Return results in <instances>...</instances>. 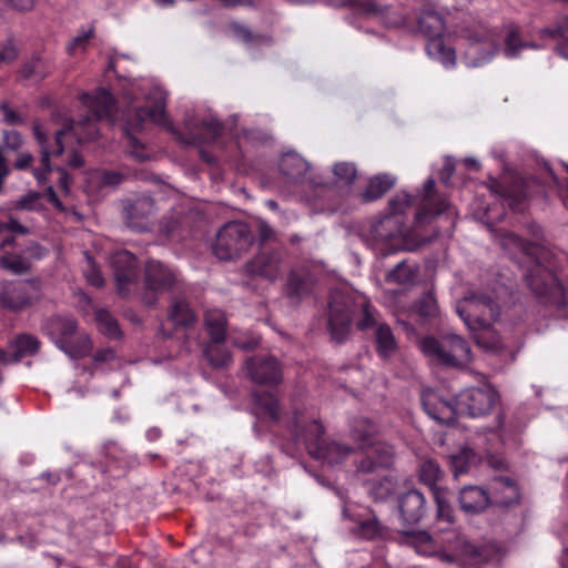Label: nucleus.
<instances>
[{
    "mask_svg": "<svg viewBox=\"0 0 568 568\" xmlns=\"http://www.w3.org/2000/svg\"><path fill=\"white\" fill-rule=\"evenodd\" d=\"M82 103L88 108L89 114L79 121L70 120L60 130H57L51 136L43 126L36 122L33 124V135L39 146V166L30 169L32 175L42 184L47 181L48 174L52 171L51 158L62 155L65 150L63 138L72 135L78 143L89 142L99 135L97 122L106 119L112 124L116 121L114 113V100L110 92L100 89L95 94H83Z\"/></svg>",
    "mask_w": 568,
    "mask_h": 568,
    "instance_id": "obj_1",
    "label": "nucleus"
},
{
    "mask_svg": "<svg viewBox=\"0 0 568 568\" xmlns=\"http://www.w3.org/2000/svg\"><path fill=\"white\" fill-rule=\"evenodd\" d=\"M456 312L471 332H483L475 335L479 346L486 349L497 346L498 342L495 339L490 343L484 341V335L491 334L489 328L500 315V307L494 296L481 292H470L457 302Z\"/></svg>",
    "mask_w": 568,
    "mask_h": 568,
    "instance_id": "obj_2",
    "label": "nucleus"
},
{
    "mask_svg": "<svg viewBox=\"0 0 568 568\" xmlns=\"http://www.w3.org/2000/svg\"><path fill=\"white\" fill-rule=\"evenodd\" d=\"M356 311L362 313V318L357 323L359 329L377 328L382 324L377 322L371 305L366 301L362 300L356 303L351 295L342 291L331 293L328 328L336 342L341 343L346 338Z\"/></svg>",
    "mask_w": 568,
    "mask_h": 568,
    "instance_id": "obj_3",
    "label": "nucleus"
},
{
    "mask_svg": "<svg viewBox=\"0 0 568 568\" xmlns=\"http://www.w3.org/2000/svg\"><path fill=\"white\" fill-rule=\"evenodd\" d=\"M377 426L368 418H355L351 425V436L359 449H367L365 457L358 463L357 473H372L392 466L394 449L392 446L376 440Z\"/></svg>",
    "mask_w": 568,
    "mask_h": 568,
    "instance_id": "obj_4",
    "label": "nucleus"
},
{
    "mask_svg": "<svg viewBox=\"0 0 568 568\" xmlns=\"http://www.w3.org/2000/svg\"><path fill=\"white\" fill-rule=\"evenodd\" d=\"M148 99L154 101L153 106H133L123 113L124 133L128 139L129 152L138 161L146 160L148 155L143 145L139 143L133 133L140 131L146 120L161 125L166 123V92L160 87H154L150 91Z\"/></svg>",
    "mask_w": 568,
    "mask_h": 568,
    "instance_id": "obj_5",
    "label": "nucleus"
},
{
    "mask_svg": "<svg viewBox=\"0 0 568 568\" xmlns=\"http://www.w3.org/2000/svg\"><path fill=\"white\" fill-rule=\"evenodd\" d=\"M459 37L465 41L463 61L469 68L490 62L500 51L497 28H489L483 21H471L463 26Z\"/></svg>",
    "mask_w": 568,
    "mask_h": 568,
    "instance_id": "obj_6",
    "label": "nucleus"
},
{
    "mask_svg": "<svg viewBox=\"0 0 568 568\" xmlns=\"http://www.w3.org/2000/svg\"><path fill=\"white\" fill-rule=\"evenodd\" d=\"M294 432L298 442H303L308 454L315 459H322L329 465L338 464L352 453L351 446L338 442L325 443L323 439L324 427L317 420L307 424L297 415L294 417Z\"/></svg>",
    "mask_w": 568,
    "mask_h": 568,
    "instance_id": "obj_7",
    "label": "nucleus"
},
{
    "mask_svg": "<svg viewBox=\"0 0 568 568\" xmlns=\"http://www.w3.org/2000/svg\"><path fill=\"white\" fill-rule=\"evenodd\" d=\"M419 348L430 361L448 367H464L471 361L468 343L457 334H446L440 338L424 337Z\"/></svg>",
    "mask_w": 568,
    "mask_h": 568,
    "instance_id": "obj_8",
    "label": "nucleus"
},
{
    "mask_svg": "<svg viewBox=\"0 0 568 568\" xmlns=\"http://www.w3.org/2000/svg\"><path fill=\"white\" fill-rule=\"evenodd\" d=\"M42 331L70 357H83L92 349L91 338L85 333H78L73 317L52 316L45 320Z\"/></svg>",
    "mask_w": 568,
    "mask_h": 568,
    "instance_id": "obj_9",
    "label": "nucleus"
},
{
    "mask_svg": "<svg viewBox=\"0 0 568 568\" xmlns=\"http://www.w3.org/2000/svg\"><path fill=\"white\" fill-rule=\"evenodd\" d=\"M254 241V234L247 223L230 221L216 232L212 250L221 261L237 260L251 251Z\"/></svg>",
    "mask_w": 568,
    "mask_h": 568,
    "instance_id": "obj_10",
    "label": "nucleus"
},
{
    "mask_svg": "<svg viewBox=\"0 0 568 568\" xmlns=\"http://www.w3.org/2000/svg\"><path fill=\"white\" fill-rule=\"evenodd\" d=\"M417 28L428 39L426 43L427 54L445 68L455 67L456 53L452 47L445 43L443 38L444 21L440 14L433 9L422 11L417 19Z\"/></svg>",
    "mask_w": 568,
    "mask_h": 568,
    "instance_id": "obj_11",
    "label": "nucleus"
},
{
    "mask_svg": "<svg viewBox=\"0 0 568 568\" xmlns=\"http://www.w3.org/2000/svg\"><path fill=\"white\" fill-rule=\"evenodd\" d=\"M41 296L42 287L38 280L6 281L0 286V305L14 313L36 305Z\"/></svg>",
    "mask_w": 568,
    "mask_h": 568,
    "instance_id": "obj_12",
    "label": "nucleus"
},
{
    "mask_svg": "<svg viewBox=\"0 0 568 568\" xmlns=\"http://www.w3.org/2000/svg\"><path fill=\"white\" fill-rule=\"evenodd\" d=\"M498 403L499 394L489 384L468 387L456 396L459 413L470 417H483L490 414Z\"/></svg>",
    "mask_w": 568,
    "mask_h": 568,
    "instance_id": "obj_13",
    "label": "nucleus"
},
{
    "mask_svg": "<svg viewBox=\"0 0 568 568\" xmlns=\"http://www.w3.org/2000/svg\"><path fill=\"white\" fill-rule=\"evenodd\" d=\"M419 207L415 215L414 230L430 223L435 216L442 214L447 215L452 222L456 216L455 210L446 202L445 199L438 196L435 192L434 179H428L424 183V190L419 196Z\"/></svg>",
    "mask_w": 568,
    "mask_h": 568,
    "instance_id": "obj_14",
    "label": "nucleus"
},
{
    "mask_svg": "<svg viewBox=\"0 0 568 568\" xmlns=\"http://www.w3.org/2000/svg\"><path fill=\"white\" fill-rule=\"evenodd\" d=\"M110 264L113 270L118 293L129 295L131 288L136 285L139 265L135 256L129 251H119L111 255Z\"/></svg>",
    "mask_w": 568,
    "mask_h": 568,
    "instance_id": "obj_15",
    "label": "nucleus"
},
{
    "mask_svg": "<svg viewBox=\"0 0 568 568\" xmlns=\"http://www.w3.org/2000/svg\"><path fill=\"white\" fill-rule=\"evenodd\" d=\"M245 368L256 384L275 386L282 382V366L273 355H255L247 358Z\"/></svg>",
    "mask_w": 568,
    "mask_h": 568,
    "instance_id": "obj_16",
    "label": "nucleus"
},
{
    "mask_svg": "<svg viewBox=\"0 0 568 568\" xmlns=\"http://www.w3.org/2000/svg\"><path fill=\"white\" fill-rule=\"evenodd\" d=\"M436 556L442 562L447 564L455 562L457 557H462L465 562L479 568L498 560V551L493 546L477 547L468 541H459L458 554L438 551Z\"/></svg>",
    "mask_w": 568,
    "mask_h": 568,
    "instance_id": "obj_17",
    "label": "nucleus"
},
{
    "mask_svg": "<svg viewBox=\"0 0 568 568\" xmlns=\"http://www.w3.org/2000/svg\"><path fill=\"white\" fill-rule=\"evenodd\" d=\"M184 124L190 135V142L194 144L213 142L223 130V124L213 114L200 116L187 113Z\"/></svg>",
    "mask_w": 568,
    "mask_h": 568,
    "instance_id": "obj_18",
    "label": "nucleus"
},
{
    "mask_svg": "<svg viewBox=\"0 0 568 568\" xmlns=\"http://www.w3.org/2000/svg\"><path fill=\"white\" fill-rule=\"evenodd\" d=\"M525 278L528 286L538 296L555 300L562 295V286L556 275L538 263L527 272Z\"/></svg>",
    "mask_w": 568,
    "mask_h": 568,
    "instance_id": "obj_19",
    "label": "nucleus"
},
{
    "mask_svg": "<svg viewBox=\"0 0 568 568\" xmlns=\"http://www.w3.org/2000/svg\"><path fill=\"white\" fill-rule=\"evenodd\" d=\"M286 268L281 251L262 252L246 264V272L271 282L280 278Z\"/></svg>",
    "mask_w": 568,
    "mask_h": 568,
    "instance_id": "obj_20",
    "label": "nucleus"
},
{
    "mask_svg": "<svg viewBox=\"0 0 568 568\" xmlns=\"http://www.w3.org/2000/svg\"><path fill=\"white\" fill-rule=\"evenodd\" d=\"M422 404L425 413L439 424H454L459 413L456 399L454 402L445 399L434 390L423 393Z\"/></svg>",
    "mask_w": 568,
    "mask_h": 568,
    "instance_id": "obj_21",
    "label": "nucleus"
},
{
    "mask_svg": "<svg viewBox=\"0 0 568 568\" xmlns=\"http://www.w3.org/2000/svg\"><path fill=\"white\" fill-rule=\"evenodd\" d=\"M178 283L176 273L160 261L150 260L144 268V285L148 292L171 290Z\"/></svg>",
    "mask_w": 568,
    "mask_h": 568,
    "instance_id": "obj_22",
    "label": "nucleus"
},
{
    "mask_svg": "<svg viewBox=\"0 0 568 568\" xmlns=\"http://www.w3.org/2000/svg\"><path fill=\"white\" fill-rule=\"evenodd\" d=\"M443 470L438 463L432 458H423L418 465V477L419 480L428 486L434 494V499L438 506L440 515L444 514L445 509L448 508V504L444 497V491L437 486V483L443 477Z\"/></svg>",
    "mask_w": 568,
    "mask_h": 568,
    "instance_id": "obj_23",
    "label": "nucleus"
},
{
    "mask_svg": "<svg viewBox=\"0 0 568 568\" xmlns=\"http://www.w3.org/2000/svg\"><path fill=\"white\" fill-rule=\"evenodd\" d=\"M310 169L308 162L296 152L283 154L280 161V171L290 185H300L308 180L313 183L307 176Z\"/></svg>",
    "mask_w": 568,
    "mask_h": 568,
    "instance_id": "obj_24",
    "label": "nucleus"
},
{
    "mask_svg": "<svg viewBox=\"0 0 568 568\" xmlns=\"http://www.w3.org/2000/svg\"><path fill=\"white\" fill-rule=\"evenodd\" d=\"M390 466L385 467L378 471L372 473H357L367 487L368 493L376 499L383 500L390 496L395 490V480L388 474Z\"/></svg>",
    "mask_w": 568,
    "mask_h": 568,
    "instance_id": "obj_25",
    "label": "nucleus"
},
{
    "mask_svg": "<svg viewBox=\"0 0 568 568\" xmlns=\"http://www.w3.org/2000/svg\"><path fill=\"white\" fill-rule=\"evenodd\" d=\"M399 513L407 525L418 524L426 513V500L417 489H410L399 498Z\"/></svg>",
    "mask_w": 568,
    "mask_h": 568,
    "instance_id": "obj_26",
    "label": "nucleus"
},
{
    "mask_svg": "<svg viewBox=\"0 0 568 568\" xmlns=\"http://www.w3.org/2000/svg\"><path fill=\"white\" fill-rule=\"evenodd\" d=\"M154 201L148 196L142 195L136 197L124 210V216L128 225L135 231H144L146 229L145 221L154 213Z\"/></svg>",
    "mask_w": 568,
    "mask_h": 568,
    "instance_id": "obj_27",
    "label": "nucleus"
},
{
    "mask_svg": "<svg viewBox=\"0 0 568 568\" xmlns=\"http://www.w3.org/2000/svg\"><path fill=\"white\" fill-rule=\"evenodd\" d=\"M460 508L468 514H477L493 504L489 494L479 486H465L458 496Z\"/></svg>",
    "mask_w": 568,
    "mask_h": 568,
    "instance_id": "obj_28",
    "label": "nucleus"
},
{
    "mask_svg": "<svg viewBox=\"0 0 568 568\" xmlns=\"http://www.w3.org/2000/svg\"><path fill=\"white\" fill-rule=\"evenodd\" d=\"M376 245L387 244L404 235V226L399 217L386 215L371 229Z\"/></svg>",
    "mask_w": 568,
    "mask_h": 568,
    "instance_id": "obj_29",
    "label": "nucleus"
},
{
    "mask_svg": "<svg viewBox=\"0 0 568 568\" xmlns=\"http://www.w3.org/2000/svg\"><path fill=\"white\" fill-rule=\"evenodd\" d=\"M491 501L499 506L517 503L519 490L516 483L509 477L499 476L491 481Z\"/></svg>",
    "mask_w": 568,
    "mask_h": 568,
    "instance_id": "obj_30",
    "label": "nucleus"
},
{
    "mask_svg": "<svg viewBox=\"0 0 568 568\" xmlns=\"http://www.w3.org/2000/svg\"><path fill=\"white\" fill-rule=\"evenodd\" d=\"M41 346V342L38 337L23 333L17 335L9 343V347L12 351L10 358L12 363L20 362L23 357L36 355Z\"/></svg>",
    "mask_w": 568,
    "mask_h": 568,
    "instance_id": "obj_31",
    "label": "nucleus"
},
{
    "mask_svg": "<svg viewBox=\"0 0 568 568\" xmlns=\"http://www.w3.org/2000/svg\"><path fill=\"white\" fill-rule=\"evenodd\" d=\"M539 49L540 45L535 42L523 41L519 36V27L509 24L506 28V34L504 38V55L508 59H516L519 57L524 49Z\"/></svg>",
    "mask_w": 568,
    "mask_h": 568,
    "instance_id": "obj_32",
    "label": "nucleus"
},
{
    "mask_svg": "<svg viewBox=\"0 0 568 568\" xmlns=\"http://www.w3.org/2000/svg\"><path fill=\"white\" fill-rule=\"evenodd\" d=\"M169 318L176 326L190 327L195 323L196 315L186 301L173 297L169 308Z\"/></svg>",
    "mask_w": 568,
    "mask_h": 568,
    "instance_id": "obj_33",
    "label": "nucleus"
},
{
    "mask_svg": "<svg viewBox=\"0 0 568 568\" xmlns=\"http://www.w3.org/2000/svg\"><path fill=\"white\" fill-rule=\"evenodd\" d=\"M376 351L382 358L392 357L397 351V341L386 324H381L375 329Z\"/></svg>",
    "mask_w": 568,
    "mask_h": 568,
    "instance_id": "obj_34",
    "label": "nucleus"
},
{
    "mask_svg": "<svg viewBox=\"0 0 568 568\" xmlns=\"http://www.w3.org/2000/svg\"><path fill=\"white\" fill-rule=\"evenodd\" d=\"M537 36L540 38V39H551V40H562L564 42L568 43V16H561V17H558L555 22H554V26H550V27H546V28H542V29H539L537 31ZM561 51H564L565 53H568V50H566L565 47H561V45H557L556 47V51L561 55Z\"/></svg>",
    "mask_w": 568,
    "mask_h": 568,
    "instance_id": "obj_35",
    "label": "nucleus"
},
{
    "mask_svg": "<svg viewBox=\"0 0 568 568\" xmlns=\"http://www.w3.org/2000/svg\"><path fill=\"white\" fill-rule=\"evenodd\" d=\"M395 184V179L388 174H379L372 178L366 190L362 193L364 202H373L381 199Z\"/></svg>",
    "mask_w": 568,
    "mask_h": 568,
    "instance_id": "obj_36",
    "label": "nucleus"
},
{
    "mask_svg": "<svg viewBox=\"0 0 568 568\" xmlns=\"http://www.w3.org/2000/svg\"><path fill=\"white\" fill-rule=\"evenodd\" d=\"M207 334L213 342H223L226 332V317L220 310L207 311L204 316Z\"/></svg>",
    "mask_w": 568,
    "mask_h": 568,
    "instance_id": "obj_37",
    "label": "nucleus"
},
{
    "mask_svg": "<svg viewBox=\"0 0 568 568\" xmlns=\"http://www.w3.org/2000/svg\"><path fill=\"white\" fill-rule=\"evenodd\" d=\"M204 355L213 368L227 367L232 362L231 353L222 342L211 341L204 348Z\"/></svg>",
    "mask_w": 568,
    "mask_h": 568,
    "instance_id": "obj_38",
    "label": "nucleus"
},
{
    "mask_svg": "<svg viewBox=\"0 0 568 568\" xmlns=\"http://www.w3.org/2000/svg\"><path fill=\"white\" fill-rule=\"evenodd\" d=\"M417 274L418 267L416 265H410L403 261L387 273L386 281L389 283L410 285L416 282Z\"/></svg>",
    "mask_w": 568,
    "mask_h": 568,
    "instance_id": "obj_39",
    "label": "nucleus"
},
{
    "mask_svg": "<svg viewBox=\"0 0 568 568\" xmlns=\"http://www.w3.org/2000/svg\"><path fill=\"white\" fill-rule=\"evenodd\" d=\"M255 403L261 414L268 416L272 420L280 419V406L277 398L271 393H255Z\"/></svg>",
    "mask_w": 568,
    "mask_h": 568,
    "instance_id": "obj_40",
    "label": "nucleus"
},
{
    "mask_svg": "<svg viewBox=\"0 0 568 568\" xmlns=\"http://www.w3.org/2000/svg\"><path fill=\"white\" fill-rule=\"evenodd\" d=\"M95 320L99 324V331L110 338L121 337V329L115 318L103 308L95 311Z\"/></svg>",
    "mask_w": 568,
    "mask_h": 568,
    "instance_id": "obj_41",
    "label": "nucleus"
},
{
    "mask_svg": "<svg viewBox=\"0 0 568 568\" xmlns=\"http://www.w3.org/2000/svg\"><path fill=\"white\" fill-rule=\"evenodd\" d=\"M477 463V454L471 448H464L459 454L452 456V467L455 476L467 473L471 465Z\"/></svg>",
    "mask_w": 568,
    "mask_h": 568,
    "instance_id": "obj_42",
    "label": "nucleus"
},
{
    "mask_svg": "<svg viewBox=\"0 0 568 568\" xmlns=\"http://www.w3.org/2000/svg\"><path fill=\"white\" fill-rule=\"evenodd\" d=\"M310 292L308 283L297 273H291L285 286L286 295L292 300H301Z\"/></svg>",
    "mask_w": 568,
    "mask_h": 568,
    "instance_id": "obj_43",
    "label": "nucleus"
},
{
    "mask_svg": "<svg viewBox=\"0 0 568 568\" xmlns=\"http://www.w3.org/2000/svg\"><path fill=\"white\" fill-rule=\"evenodd\" d=\"M0 266L13 274L21 275L30 271L31 263L23 256L7 254L0 258Z\"/></svg>",
    "mask_w": 568,
    "mask_h": 568,
    "instance_id": "obj_44",
    "label": "nucleus"
},
{
    "mask_svg": "<svg viewBox=\"0 0 568 568\" xmlns=\"http://www.w3.org/2000/svg\"><path fill=\"white\" fill-rule=\"evenodd\" d=\"M416 311L418 315L425 318L437 316L438 305L435 296L429 292L423 294L416 302Z\"/></svg>",
    "mask_w": 568,
    "mask_h": 568,
    "instance_id": "obj_45",
    "label": "nucleus"
},
{
    "mask_svg": "<svg viewBox=\"0 0 568 568\" xmlns=\"http://www.w3.org/2000/svg\"><path fill=\"white\" fill-rule=\"evenodd\" d=\"M333 173L337 183L351 184L357 175V170L352 162H338L333 166Z\"/></svg>",
    "mask_w": 568,
    "mask_h": 568,
    "instance_id": "obj_46",
    "label": "nucleus"
},
{
    "mask_svg": "<svg viewBox=\"0 0 568 568\" xmlns=\"http://www.w3.org/2000/svg\"><path fill=\"white\" fill-rule=\"evenodd\" d=\"M383 529L382 524L373 515L359 523L357 532L364 539H374L383 534Z\"/></svg>",
    "mask_w": 568,
    "mask_h": 568,
    "instance_id": "obj_47",
    "label": "nucleus"
},
{
    "mask_svg": "<svg viewBox=\"0 0 568 568\" xmlns=\"http://www.w3.org/2000/svg\"><path fill=\"white\" fill-rule=\"evenodd\" d=\"M413 202L412 196L406 192H399L389 200L390 216L404 214Z\"/></svg>",
    "mask_w": 568,
    "mask_h": 568,
    "instance_id": "obj_48",
    "label": "nucleus"
},
{
    "mask_svg": "<svg viewBox=\"0 0 568 568\" xmlns=\"http://www.w3.org/2000/svg\"><path fill=\"white\" fill-rule=\"evenodd\" d=\"M503 195L509 201L508 204L513 209L527 199L528 192L523 180L516 181L514 189L505 190Z\"/></svg>",
    "mask_w": 568,
    "mask_h": 568,
    "instance_id": "obj_49",
    "label": "nucleus"
},
{
    "mask_svg": "<svg viewBox=\"0 0 568 568\" xmlns=\"http://www.w3.org/2000/svg\"><path fill=\"white\" fill-rule=\"evenodd\" d=\"M412 542L417 552L423 555L433 554V539L426 531H418L412 534Z\"/></svg>",
    "mask_w": 568,
    "mask_h": 568,
    "instance_id": "obj_50",
    "label": "nucleus"
},
{
    "mask_svg": "<svg viewBox=\"0 0 568 568\" xmlns=\"http://www.w3.org/2000/svg\"><path fill=\"white\" fill-rule=\"evenodd\" d=\"M501 245L508 250H516L526 254H530V244L515 233H507L501 237Z\"/></svg>",
    "mask_w": 568,
    "mask_h": 568,
    "instance_id": "obj_51",
    "label": "nucleus"
},
{
    "mask_svg": "<svg viewBox=\"0 0 568 568\" xmlns=\"http://www.w3.org/2000/svg\"><path fill=\"white\" fill-rule=\"evenodd\" d=\"M87 258V267L84 268V275L87 277V281L95 286L101 287L104 284L103 276L98 267V265L93 262V260L85 254Z\"/></svg>",
    "mask_w": 568,
    "mask_h": 568,
    "instance_id": "obj_52",
    "label": "nucleus"
},
{
    "mask_svg": "<svg viewBox=\"0 0 568 568\" xmlns=\"http://www.w3.org/2000/svg\"><path fill=\"white\" fill-rule=\"evenodd\" d=\"M21 74L26 79H42L45 73L42 70V62L40 59H33L26 63L21 70Z\"/></svg>",
    "mask_w": 568,
    "mask_h": 568,
    "instance_id": "obj_53",
    "label": "nucleus"
},
{
    "mask_svg": "<svg viewBox=\"0 0 568 568\" xmlns=\"http://www.w3.org/2000/svg\"><path fill=\"white\" fill-rule=\"evenodd\" d=\"M39 200H40L39 193L29 192L28 194L21 196L17 201V207L21 209V210H29V211L37 210V207L39 206Z\"/></svg>",
    "mask_w": 568,
    "mask_h": 568,
    "instance_id": "obj_54",
    "label": "nucleus"
},
{
    "mask_svg": "<svg viewBox=\"0 0 568 568\" xmlns=\"http://www.w3.org/2000/svg\"><path fill=\"white\" fill-rule=\"evenodd\" d=\"M179 226L180 221L173 215L164 216L160 222V230L168 237H172Z\"/></svg>",
    "mask_w": 568,
    "mask_h": 568,
    "instance_id": "obj_55",
    "label": "nucleus"
},
{
    "mask_svg": "<svg viewBox=\"0 0 568 568\" xmlns=\"http://www.w3.org/2000/svg\"><path fill=\"white\" fill-rule=\"evenodd\" d=\"M90 37H91V31L73 38L72 41L70 42V44L68 45V53L73 55V54L78 53L79 51H83L85 49V44Z\"/></svg>",
    "mask_w": 568,
    "mask_h": 568,
    "instance_id": "obj_56",
    "label": "nucleus"
},
{
    "mask_svg": "<svg viewBox=\"0 0 568 568\" xmlns=\"http://www.w3.org/2000/svg\"><path fill=\"white\" fill-rule=\"evenodd\" d=\"M0 111L3 114V121L7 124H21L23 123V119L14 111L12 110L7 103L0 104Z\"/></svg>",
    "mask_w": 568,
    "mask_h": 568,
    "instance_id": "obj_57",
    "label": "nucleus"
},
{
    "mask_svg": "<svg viewBox=\"0 0 568 568\" xmlns=\"http://www.w3.org/2000/svg\"><path fill=\"white\" fill-rule=\"evenodd\" d=\"M103 454L105 458L111 459L115 464H121L123 452L115 443L105 445L103 448Z\"/></svg>",
    "mask_w": 568,
    "mask_h": 568,
    "instance_id": "obj_58",
    "label": "nucleus"
},
{
    "mask_svg": "<svg viewBox=\"0 0 568 568\" xmlns=\"http://www.w3.org/2000/svg\"><path fill=\"white\" fill-rule=\"evenodd\" d=\"M257 235L261 244H264L275 237V232L265 221H260L257 225Z\"/></svg>",
    "mask_w": 568,
    "mask_h": 568,
    "instance_id": "obj_59",
    "label": "nucleus"
},
{
    "mask_svg": "<svg viewBox=\"0 0 568 568\" xmlns=\"http://www.w3.org/2000/svg\"><path fill=\"white\" fill-rule=\"evenodd\" d=\"M100 181L103 186H115L121 183L122 175L118 172L104 171L100 173Z\"/></svg>",
    "mask_w": 568,
    "mask_h": 568,
    "instance_id": "obj_60",
    "label": "nucleus"
},
{
    "mask_svg": "<svg viewBox=\"0 0 568 568\" xmlns=\"http://www.w3.org/2000/svg\"><path fill=\"white\" fill-rule=\"evenodd\" d=\"M57 171L59 173V187L64 194L70 193V185L72 183V176L67 172L64 168H57Z\"/></svg>",
    "mask_w": 568,
    "mask_h": 568,
    "instance_id": "obj_61",
    "label": "nucleus"
},
{
    "mask_svg": "<svg viewBox=\"0 0 568 568\" xmlns=\"http://www.w3.org/2000/svg\"><path fill=\"white\" fill-rule=\"evenodd\" d=\"M231 29L235 37L242 39L244 42H251L253 40V34L245 26L234 22L231 24Z\"/></svg>",
    "mask_w": 568,
    "mask_h": 568,
    "instance_id": "obj_62",
    "label": "nucleus"
},
{
    "mask_svg": "<svg viewBox=\"0 0 568 568\" xmlns=\"http://www.w3.org/2000/svg\"><path fill=\"white\" fill-rule=\"evenodd\" d=\"M455 171L454 162L450 158L445 159V163L443 165L442 172H440V180L443 183L448 184L450 178L453 176Z\"/></svg>",
    "mask_w": 568,
    "mask_h": 568,
    "instance_id": "obj_63",
    "label": "nucleus"
},
{
    "mask_svg": "<svg viewBox=\"0 0 568 568\" xmlns=\"http://www.w3.org/2000/svg\"><path fill=\"white\" fill-rule=\"evenodd\" d=\"M114 357H115L114 351L109 347L100 349L94 354V361L97 363H108V362L113 361Z\"/></svg>",
    "mask_w": 568,
    "mask_h": 568,
    "instance_id": "obj_64",
    "label": "nucleus"
}]
</instances>
